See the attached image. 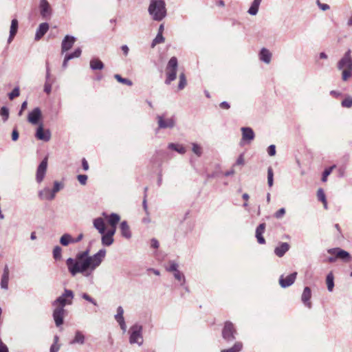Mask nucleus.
<instances>
[{"instance_id":"1","label":"nucleus","mask_w":352,"mask_h":352,"mask_svg":"<svg viewBox=\"0 0 352 352\" xmlns=\"http://www.w3.org/2000/svg\"><path fill=\"white\" fill-rule=\"evenodd\" d=\"M89 249L76 254L75 258H68L66 265L72 276L78 274L85 278H92L94 271L101 265L106 256V250L102 248L96 254L89 255Z\"/></svg>"},{"instance_id":"2","label":"nucleus","mask_w":352,"mask_h":352,"mask_svg":"<svg viewBox=\"0 0 352 352\" xmlns=\"http://www.w3.org/2000/svg\"><path fill=\"white\" fill-rule=\"evenodd\" d=\"M128 333L129 335V341L131 344H136L141 346L143 344L142 327L140 324H135L131 326Z\"/></svg>"},{"instance_id":"3","label":"nucleus","mask_w":352,"mask_h":352,"mask_svg":"<svg viewBox=\"0 0 352 352\" xmlns=\"http://www.w3.org/2000/svg\"><path fill=\"white\" fill-rule=\"evenodd\" d=\"M74 297V292L72 290L65 289L63 294L54 300L52 302V305L53 307H62L64 309L66 305L72 304Z\"/></svg>"},{"instance_id":"4","label":"nucleus","mask_w":352,"mask_h":352,"mask_svg":"<svg viewBox=\"0 0 352 352\" xmlns=\"http://www.w3.org/2000/svg\"><path fill=\"white\" fill-rule=\"evenodd\" d=\"M177 67V59L176 57L173 56L169 60L166 66V79L165 80L166 84L170 85L171 82L176 79Z\"/></svg>"},{"instance_id":"5","label":"nucleus","mask_w":352,"mask_h":352,"mask_svg":"<svg viewBox=\"0 0 352 352\" xmlns=\"http://www.w3.org/2000/svg\"><path fill=\"white\" fill-rule=\"evenodd\" d=\"M236 334V330L235 329L234 324L230 321L226 322L222 330L223 338L227 342H231L235 339Z\"/></svg>"},{"instance_id":"6","label":"nucleus","mask_w":352,"mask_h":352,"mask_svg":"<svg viewBox=\"0 0 352 352\" xmlns=\"http://www.w3.org/2000/svg\"><path fill=\"white\" fill-rule=\"evenodd\" d=\"M178 264L175 261H170L169 266L166 267V270L170 272H173V276L176 280L180 282L181 285L185 284V276L184 274L178 270Z\"/></svg>"},{"instance_id":"7","label":"nucleus","mask_w":352,"mask_h":352,"mask_svg":"<svg viewBox=\"0 0 352 352\" xmlns=\"http://www.w3.org/2000/svg\"><path fill=\"white\" fill-rule=\"evenodd\" d=\"M351 50H348L343 57L338 62L337 68L338 70L344 69H352V57L351 55Z\"/></svg>"},{"instance_id":"8","label":"nucleus","mask_w":352,"mask_h":352,"mask_svg":"<svg viewBox=\"0 0 352 352\" xmlns=\"http://www.w3.org/2000/svg\"><path fill=\"white\" fill-rule=\"evenodd\" d=\"M166 16V3L163 0H155V21H161Z\"/></svg>"},{"instance_id":"9","label":"nucleus","mask_w":352,"mask_h":352,"mask_svg":"<svg viewBox=\"0 0 352 352\" xmlns=\"http://www.w3.org/2000/svg\"><path fill=\"white\" fill-rule=\"evenodd\" d=\"M158 126L160 129H172L175 126V120L173 116H158Z\"/></svg>"},{"instance_id":"10","label":"nucleus","mask_w":352,"mask_h":352,"mask_svg":"<svg viewBox=\"0 0 352 352\" xmlns=\"http://www.w3.org/2000/svg\"><path fill=\"white\" fill-rule=\"evenodd\" d=\"M327 252L329 254L336 256V258H340L343 261L349 262L351 260L350 254L348 252L339 248L329 249Z\"/></svg>"},{"instance_id":"11","label":"nucleus","mask_w":352,"mask_h":352,"mask_svg":"<svg viewBox=\"0 0 352 352\" xmlns=\"http://www.w3.org/2000/svg\"><path fill=\"white\" fill-rule=\"evenodd\" d=\"M47 168V157H45L38 165L36 174V180L38 183H41L45 175Z\"/></svg>"},{"instance_id":"12","label":"nucleus","mask_w":352,"mask_h":352,"mask_svg":"<svg viewBox=\"0 0 352 352\" xmlns=\"http://www.w3.org/2000/svg\"><path fill=\"white\" fill-rule=\"evenodd\" d=\"M53 318L56 327H59L63 324V319L65 314V309L62 307H54Z\"/></svg>"},{"instance_id":"13","label":"nucleus","mask_w":352,"mask_h":352,"mask_svg":"<svg viewBox=\"0 0 352 352\" xmlns=\"http://www.w3.org/2000/svg\"><path fill=\"white\" fill-rule=\"evenodd\" d=\"M40 14L43 19H49L52 15V8L47 0H41L39 3Z\"/></svg>"},{"instance_id":"14","label":"nucleus","mask_w":352,"mask_h":352,"mask_svg":"<svg viewBox=\"0 0 352 352\" xmlns=\"http://www.w3.org/2000/svg\"><path fill=\"white\" fill-rule=\"evenodd\" d=\"M297 276V272H293L289 275L284 277L283 275L279 278V284L283 288L291 286L295 281Z\"/></svg>"},{"instance_id":"15","label":"nucleus","mask_w":352,"mask_h":352,"mask_svg":"<svg viewBox=\"0 0 352 352\" xmlns=\"http://www.w3.org/2000/svg\"><path fill=\"white\" fill-rule=\"evenodd\" d=\"M241 130L242 132V138L241 140V145L243 144V142L250 143L252 140L254 139L255 134L252 128L242 127Z\"/></svg>"},{"instance_id":"16","label":"nucleus","mask_w":352,"mask_h":352,"mask_svg":"<svg viewBox=\"0 0 352 352\" xmlns=\"http://www.w3.org/2000/svg\"><path fill=\"white\" fill-rule=\"evenodd\" d=\"M35 136L40 140L48 142L51 138V133L49 129L45 131L43 125L41 124L36 129Z\"/></svg>"},{"instance_id":"17","label":"nucleus","mask_w":352,"mask_h":352,"mask_svg":"<svg viewBox=\"0 0 352 352\" xmlns=\"http://www.w3.org/2000/svg\"><path fill=\"white\" fill-rule=\"evenodd\" d=\"M41 118V111L38 107L34 108L28 116V120L32 124H37Z\"/></svg>"},{"instance_id":"18","label":"nucleus","mask_w":352,"mask_h":352,"mask_svg":"<svg viewBox=\"0 0 352 352\" xmlns=\"http://www.w3.org/2000/svg\"><path fill=\"white\" fill-rule=\"evenodd\" d=\"M76 41V38L72 36L67 35L65 36L61 44V51L64 53L70 50Z\"/></svg>"},{"instance_id":"19","label":"nucleus","mask_w":352,"mask_h":352,"mask_svg":"<svg viewBox=\"0 0 352 352\" xmlns=\"http://www.w3.org/2000/svg\"><path fill=\"white\" fill-rule=\"evenodd\" d=\"M311 297V289L309 287H305L301 296V300L302 303L309 309L311 307V302L310 301Z\"/></svg>"},{"instance_id":"20","label":"nucleus","mask_w":352,"mask_h":352,"mask_svg":"<svg viewBox=\"0 0 352 352\" xmlns=\"http://www.w3.org/2000/svg\"><path fill=\"white\" fill-rule=\"evenodd\" d=\"M10 271L7 265H5L1 279V288L7 290L8 289Z\"/></svg>"},{"instance_id":"21","label":"nucleus","mask_w":352,"mask_h":352,"mask_svg":"<svg viewBox=\"0 0 352 352\" xmlns=\"http://www.w3.org/2000/svg\"><path fill=\"white\" fill-rule=\"evenodd\" d=\"M38 197L42 200H52L55 198L52 191L49 188H44L43 190L38 191Z\"/></svg>"},{"instance_id":"22","label":"nucleus","mask_w":352,"mask_h":352,"mask_svg":"<svg viewBox=\"0 0 352 352\" xmlns=\"http://www.w3.org/2000/svg\"><path fill=\"white\" fill-rule=\"evenodd\" d=\"M49 24L47 23H42L39 25L38 29L36 30L35 34V40H40L48 31L49 30Z\"/></svg>"},{"instance_id":"23","label":"nucleus","mask_w":352,"mask_h":352,"mask_svg":"<svg viewBox=\"0 0 352 352\" xmlns=\"http://www.w3.org/2000/svg\"><path fill=\"white\" fill-rule=\"evenodd\" d=\"M102 216L107 220L111 227L117 226V224L120 220V215L116 213H111L110 214H107V213L103 212Z\"/></svg>"},{"instance_id":"24","label":"nucleus","mask_w":352,"mask_h":352,"mask_svg":"<svg viewBox=\"0 0 352 352\" xmlns=\"http://www.w3.org/2000/svg\"><path fill=\"white\" fill-rule=\"evenodd\" d=\"M289 245L286 242L280 243V245L275 248L274 253L278 257H282L289 250Z\"/></svg>"},{"instance_id":"25","label":"nucleus","mask_w":352,"mask_h":352,"mask_svg":"<svg viewBox=\"0 0 352 352\" xmlns=\"http://www.w3.org/2000/svg\"><path fill=\"white\" fill-rule=\"evenodd\" d=\"M93 226L100 234H104L106 231L105 223L102 217L94 219L93 221Z\"/></svg>"},{"instance_id":"26","label":"nucleus","mask_w":352,"mask_h":352,"mask_svg":"<svg viewBox=\"0 0 352 352\" xmlns=\"http://www.w3.org/2000/svg\"><path fill=\"white\" fill-rule=\"evenodd\" d=\"M265 223H261L256 229V238L257 239V241L260 244H265V240L263 236V234L265 232Z\"/></svg>"},{"instance_id":"27","label":"nucleus","mask_w":352,"mask_h":352,"mask_svg":"<svg viewBox=\"0 0 352 352\" xmlns=\"http://www.w3.org/2000/svg\"><path fill=\"white\" fill-rule=\"evenodd\" d=\"M259 58L261 61L266 64H269L272 59V53L269 50L263 47L261 49L259 53Z\"/></svg>"},{"instance_id":"28","label":"nucleus","mask_w":352,"mask_h":352,"mask_svg":"<svg viewBox=\"0 0 352 352\" xmlns=\"http://www.w3.org/2000/svg\"><path fill=\"white\" fill-rule=\"evenodd\" d=\"M121 234L123 237L129 239L131 237V232L130 228L126 221L121 222L120 226Z\"/></svg>"},{"instance_id":"29","label":"nucleus","mask_w":352,"mask_h":352,"mask_svg":"<svg viewBox=\"0 0 352 352\" xmlns=\"http://www.w3.org/2000/svg\"><path fill=\"white\" fill-rule=\"evenodd\" d=\"M19 23L17 19H14L11 21L10 30V36L8 39V43H10L13 40L14 36L16 35L18 30Z\"/></svg>"},{"instance_id":"30","label":"nucleus","mask_w":352,"mask_h":352,"mask_svg":"<svg viewBox=\"0 0 352 352\" xmlns=\"http://www.w3.org/2000/svg\"><path fill=\"white\" fill-rule=\"evenodd\" d=\"M85 336L84 334L80 331H76L75 333V336L72 340L70 341V344H83L85 343Z\"/></svg>"},{"instance_id":"31","label":"nucleus","mask_w":352,"mask_h":352,"mask_svg":"<svg viewBox=\"0 0 352 352\" xmlns=\"http://www.w3.org/2000/svg\"><path fill=\"white\" fill-rule=\"evenodd\" d=\"M90 68L92 70H101L104 68V64L98 58H93L90 60Z\"/></svg>"},{"instance_id":"32","label":"nucleus","mask_w":352,"mask_h":352,"mask_svg":"<svg viewBox=\"0 0 352 352\" xmlns=\"http://www.w3.org/2000/svg\"><path fill=\"white\" fill-rule=\"evenodd\" d=\"M143 208L146 212V216L143 217L142 219V223L145 225H148L151 222V219L148 217V206H147V201H146V195H144L143 201H142Z\"/></svg>"},{"instance_id":"33","label":"nucleus","mask_w":352,"mask_h":352,"mask_svg":"<svg viewBox=\"0 0 352 352\" xmlns=\"http://www.w3.org/2000/svg\"><path fill=\"white\" fill-rule=\"evenodd\" d=\"M164 30V23H162L159 28L157 35L155 36V45L163 43L165 41V38L163 36V32Z\"/></svg>"},{"instance_id":"34","label":"nucleus","mask_w":352,"mask_h":352,"mask_svg":"<svg viewBox=\"0 0 352 352\" xmlns=\"http://www.w3.org/2000/svg\"><path fill=\"white\" fill-rule=\"evenodd\" d=\"M60 243L63 246H67L70 243H74V238L69 234H64L60 239Z\"/></svg>"},{"instance_id":"35","label":"nucleus","mask_w":352,"mask_h":352,"mask_svg":"<svg viewBox=\"0 0 352 352\" xmlns=\"http://www.w3.org/2000/svg\"><path fill=\"white\" fill-rule=\"evenodd\" d=\"M101 241L102 244L105 246H109L113 243V238L107 232H104V234H101Z\"/></svg>"},{"instance_id":"36","label":"nucleus","mask_w":352,"mask_h":352,"mask_svg":"<svg viewBox=\"0 0 352 352\" xmlns=\"http://www.w3.org/2000/svg\"><path fill=\"white\" fill-rule=\"evenodd\" d=\"M168 148L170 149H172L173 151H177V153L180 154H184L186 153V150L184 146H183L181 144H175V143H170L168 144Z\"/></svg>"},{"instance_id":"37","label":"nucleus","mask_w":352,"mask_h":352,"mask_svg":"<svg viewBox=\"0 0 352 352\" xmlns=\"http://www.w3.org/2000/svg\"><path fill=\"white\" fill-rule=\"evenodd\" d=\"M243 344L241 342H237L234 346L230 349L221 350V352H239L242 349Z\"/></svg>"},{"instance_id":"38","label":"nucleus","mask_w":352,"mask_h":352,"mask_svg":"<svg viewBox=\"0 0 352 352\" xmlns=\"http://www.w3.org/2000/svg\"><path fill=\"white\" fill-rule=\"evenodd\" d=\"M333 275L332 273H329L327 276L326 282L327 285V289L329 292H331L334 287V281H333Z\"/></svg>"},{"instance_id":"39","label":"nucleus","mask_w":352,"mask_h":352,"mask_svg":"<svg viewBox=\"0 0 352 352\" xmlns=\"http://www.w3.org/2000/svg\"><path fill=\"white\" fill-rule=\"evenodd\" d=\"M179 81L178 84V89L182 90L186 86L187 81L184 73H181L179 76Z\"/></svg>"},{"instance_id":"40","label":"nucleus","mask_w":352,"mask_h":352,"mask_svg":"<svg viewBox=\"0 0 352 352\" xmlns=\"http://www.w3.org/2000/svg\"><path fill=\"white\" fill-rule=\"evenodd\" d=\"M124 309L121 306H119L117 308V314L115 315V320L117 322H122L124 320Z\"/></svg>"},{"instance_id":"41","label":"nucleus","mask_w":352,"mask_h":352,"mask_svg":"<svg viewBox=\"0 0 352 352\" xmlns=\"http://www.w3.org/2000/svg\"><path fill=\"white\" fill-rule=\"evenodd\" d=\"M53 257L55 260H60L62 258V249L60 246L56 245L53 250Z\"/></svg>"},{"instance_id":"42","label":"nucleus","mask_w":352,"mask_h":352,"mask_svg":"<svg viewBox=\"0 0 352 352\" xmlns=\"http://www.w3.org/2000/svg\"><path fill=\"white\" fill-rule=\"evenodd\" d=\"M82 53V50L80 47L76 48L74 52L67 54L65 56H67V60H71L74 58H78L80 56Z\"/></svg>"},{"instance_id":"43","label":"nucleus","mask_w":352,"mask_h":352,"mask_svg":"<svg viewBox=\"0 0 352 352\" xmlns=\"http://www.w3.org/2000/svg\"><path fill=\"white\" fill-rule=\"evenodd\" d=\"M274 184V172L272 167L267 168V184L270 187H272Z\"/></svg>"},{"instance_id":"44","label":"nucleus","mask_w":352,"mask_h":352,"mask_svg":"<svg viewBox=\"0 0 352 352\" xmlns=\"http://www.w3.org/2000/svg\"><path fill=\"white\" fill-rule=\"evenodd\" d=\"M80 296L82 299L87 300V302L91 303L94 306H98L97 301L94 299L92 297H91L87 293H82L80 294Z\"/></svg>"},{"instance_id":"45","label":"nucleus","mask_w":352,"mask_h":352,"mask_svg":"<svg viewBox=\"0 0 352 352\" xmlns=\"http://www.w3.org/2000/svg\"><path fill=\"white\" fill-rule=\"evenodd\" d=\"M115 78L119 82H121L122 84H125L126 85H129V86H131L133 85V82L131 80H130L128 78H122L120 75L119 74H116L114 76Z\"/></svg>"},{"instance_id":"46","label":"nucleus","mask_w":352,"mask_h":352,"mask_svg":"<svg viewBox=\"0 0 352 352\" xmlns=\"http://www.w3.org/2000/svg\"><path fill=\"white\" fill-rule=\"evenodd\" d=\"M341 105L344 108H351L352 107V96H346L342 102Z\"/></svg>"},{"instance_id":"47","label":"nucleus","mask_w":352,"mask_h":352,"mask_svg":"<svg viewBox=\"0 0 352 352\" xmlns=\"http://www.w3.org/2000/svg\"><path fill=\"white\" fill-rule=\"evenodd\" d=\"M336 168V165H333L331 166H330L329 168H326L323 173H322V181L323 182H325L327 181V177L331 173L332 170Z\"/></svg>"},{"instance_id":"48","label":"nucleus","mask_w":352,"mask_h":352,"mask_svg":"<svg viewBox=\"0 0 352 352\" xmlns=\"http://www.w3.org/2000/svg\"><path fill=\"white\" fill-rule=\"evenodd\" d=\"M351 75H352V69H349V68L342 69V80L344 82L347 81L348 79L351 76Z\"/></svg>"},{"instance_id":"49","label":"nucleus","mask_w":352,"mask_h":352,"mask_svg":"<svg viewBox=\"0 0 352 352\" xmlns=\"http://www.w3.org/2000/svg\"><path fill=\"white\" fill-rule=\"evenodd\" d=\"M63 188V184L61 182L55 181L54 182V187L52 189V193L56 196V193L59 192Z\"/></svg>"},{"instance_id":"50","label":"nucleus","mask_w":352,"mask_h":352,"mask_svg":"<svg viewBox=\"0 0 352 352\" xmlns=\"http://www.w3.org/2000/svg\"><path fill=\"white\" fill-rule=\"evenodd\" d=\"M192 152L196 154L197 156H201V153H202V150H201V146L197 144V143H192Z\"/></svg>"},{"instance_id":"51","label":"nucleus","mask_w":352,"mask_h":352,"mask_svg":"<svg viewBox=\"0 0 352 352\" xmlns=\"http://www.w3.org/2000/svg\"><path fill=\"white\" fill-rule=\"evenodd\" d=\"M0 113H1V117L3 118V120L4 122H6L8 119V117H9V110H8V109L6 107H1Z\"/></svg>"},{"instance_id":"52","label":"nucleus","mask_w":352,"mask_h":352,"mask_svg":"<svg viewBox=\"0 0 352 352\" xmlns=\"http://www.w3.org/2000/svg\"><path fill=\"white\" fill-rule=\"evenodd\" d=\"M317 197L319 201L322 202H325L326 196L324 192V190L322 188H319L317 191Z\"/></svg>"},{"instance_id":"53","label":"nucleus","mask_w":352,"mask_h":352,"mask_svg":"<svg viewBox=\"0 0 352 352\" xmlns=\"http://www.w3.org/2000/svg\"><path fill=\"white\" fill-rule=\"evenodd\" d=\"M20 91L19 87H15L10 94H9V98L10 100L14 99V98L19 96Z\"/></svg>"},{"instance_id":"54","label":"nucleus","mask_w":352,"mask_h":352,"mask_svg":"<svg viewBox=\"0 0 352 352\" xmlns=\"http://www.w3.org/2000/svg\"><path fill=\"white\" fill-rule=\"evenodd\" d=\"M87 175H78L77 179L80 184L85 185L87 181Z\"/></svg>"},{"instance_id":"55","label":"nucleus","mask_w":352,"mask_h":352,"mask_svg":"<svg viewBox=\"0 0 352 352\" xmlns=\"http://www.w3.org/2000/svg\"><path fill=\"white\" fill-rule=\"evenodd\" d=\"M285 214V209L284 208H282L275 212L274 217L276 219H281L284 216Z\"/></svg>"},{"instance_id":"56","label":"nucleus","mask_w":352,"mask_h":352,"mask_svg":"<svg viewBox=\"0 0 352 352\" xmlns=\"http://www.w3.org/2000/svg\"><path fill=\"white\" fill-rule=\"evenodd\" d=\"M52 91V83L50 81H45L44 85V91L50 94Z\"/></svg>"},{"instance_id":"57","label":"nucleus","mask_w":352,"mask_h":352,"mask_svg":"<svg viewBox=\"0 0 352 352\" xmlns=\"http://www.w3.org/2000/svg\"><path fill=\"white\" fill-rule=\"evenodd\" d=\"M267 153L270 156H274L276 155V146L272 144L267 148Z\"/></svg>"},{"instance_id":"58","label":"nucleus","mask_w":352,"mask_h":352,"mask_svg":"<svg viewBox=\"0 0 352 352\" xmlns=\"http://www.w3.org/2000/svg\"><path fill=\"white\" fill-rule=\"evenodd\" d=\"M316 3L318 6V7L320 8V9H321L323 11H326L330 8L329 5H327L326 3H320V0H317Z\"/></svg>"},{"instance_id":"59","label":"nucleus","mask_w":352,"mask_h":352,"mask_svg":"<svg viewBox=\"0 0 352 352\" xmlns=\"http://www.w3.org/2000/svg\"><path fill=\"white\" fill-rule=\"evenodd\" d=\"M258 8L253 6L251 5L250 8H249L248 12L252 16L256 15L258 13Z\"/></svg>"},{"instance_id":"60","label":"nucleus","mask_w":352,"mask_h":352,"mask_svg":"<svg viewBox=\"0 0 352 352\" xmlns=\"http://www.w3.org/2000/svg\"><path fill=\"white\" fill-rule=\"evenodd\" d=\"M0 352H9L8 347L0 338Z\"/></svg>"},{"instance_id":"61","label":"nucleus","mask_w":352,"mask_h":352,"mask_svg":"<svg viewBox=\"0 0 352 352\" xmlns=\"http://www.w3.org/2000/svg\"><path fill=\"white\" fill-rule=\"evenodd\" d=\"M148 12L151 16L154 15V0H150V5L148 7Z\"/></svg>"},{"instance_id":"62","label":"nucleus","mask_w":352,"mask_h":352,"mask_svg":"<svg viewBox=\"0 0 352 352\" xmlns=\"http://www.w3.org/2000/svg\"><path fill=\"white\" fill-rule=\"evenodd\" d=\"M245 163L243 154H241L236 160V165H243Z\"/></svg>"},{"instance_id":"63","label":"nucleus","mask_w":352,"mask_h":352,"mask_svg":"<svg viewBox=\"0 0 352 352\" xmlns=\"http://www.w3.org/2000/svg\"><path fill=\"white\" fill-rule=\"evenodd\" d=\"M19 138V132L16 129H14L12 132V140L13 141H16Z\"/></svg>"},{"instance_id":"64","label":"nucleus","mask_w":352,"mask_h":352,"mask_svg":"<svg viewBox=\"0 0 352 352\" xmlns=\"http://www.w3.org/2000/svg\"><path fill=\"white\" fill-rule=\"evenodd\" d=\"M60 349V345L52 344L50 347V352H58Z\"/></svg>"}]
</instances>
